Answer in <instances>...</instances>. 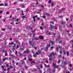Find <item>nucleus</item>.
Returning <instances> with one entry per match:
<instances>
[{"label":"nucleus","instance_id":"obj_49","mask_svg":"<svg viewBox=\"0 0 73 73\" xmlns=\"http://www.w3.org/2000/svg\"><path fill=\"white\" fill-rule=\"evenodd\" d=\"M14 46H13V48H14V47H16V44H14Z\"/></svg>","mask_w":73,"mask_h":73},{"label":"nucleus","instance_id":"obj_33","mask_svg":"<svg viewBox=\"0 0 73 73\" xmlns=\"http://www.w3.org/2000/svg\"><path fill=\"white\" fill-rule=\"evenodd\" d=\"M59 17H60V18H61L62 17H63V16H59Z\"/></svg>","mask_w":73,"mask_h":73},{"label":"nucleus","instance_id":"obj_64","mask_svg":"<svg viewBox=\"0 0 73 73\" xmlns=\"http://www.w3.org/2000/svg\"><path fill=\"white\" fill-rule=\"evenodd\" d=\"M51 3V1H48V3Z\"/></svg>","mask_w":73,"mask_h":73},{"label":"nucleus","instance_id":"obj_8","mask_svg":"<svg viewBox=\"0 0 73 73\" xmlns=\"http://www.w3.org/2000/svg\"><path fill=\"white\" fill-rule=\"evenodd\" d=\"M8 60V58L7 57H5V58H4L3 59V61H5V60Z\"/></svg>","mask_w":73,"mask_h":73},{"label":"nucleus","instance_id":"obj_56","mask_svg":"<svg viewBox=\"0 0 73 73\" xmlns=\"http://www.w3.org/2000/svg\"><path fill=\"white\" fill-rule=\"evenodd\" d=\"M43 24H44V23H43V22H42V24H41V25H42V26H43Z\"/></svg>","mask_w":73,"mask_h":73},{"label":"nucleus","instance_id":"obj_62","mask_svg":"<svg viewBox=\"0 0 73 73\" xmlns=\"http://www.w3.org/2000/svg\"><path fill=\"white\" fill-rule=\"evenodd\" d=\"M20 8H18L17 9V11H20Z\"/></svg>","mask_w":73,"mask_h":73},{"label":"nucleus","instance_id":"obj_25","mask_svg":"<svg viewBox=\"0 0 73 73\" xmlns=\"http://www.w3.org/2000/svg\"><path fill=\"white\" fill-rule=\"evenodd\" d=\"M58 57L59 58H61V57H62V56L61 55H58Z\"/></svg>","mask_w":73,"mask_h":73},{"label":"nucleus","instance_id":"obj_55","mask_svg":"<svg viewBox=\"0 0 73 73\" xmlns=\"http://www.w3.org/2000/svg\"><path fill=\"white\" fill-rule=\"evenodd\" d=\"M61 11H64V8H62L61 9Z\"/></svg>","mask_w":73,"mask_h":73},{"label":"nucleus","instance_id":"obj_7","mask_svg":"<svg viewBox=\"0 0 73 73\" xmlns=\"http://www.w3.org/2000/svg\"><path fill=\"white\" fill-rule=\"evenodd\" d=\"M39 38L41 40H43L44 39V37L42 36H39Z\"/></svg>","mask_w":73,"mask_h":73},{"label":"nucleus","instance_id":"obj_11","mask_svg":"<svg viewBox=\"0 0 73 73\" xmlns=\"http://www.w3.org/2000/svg\"><path fill=\"white\" fill-rule=\"evenodd\" d=\"M21 62L22 64H25V62L23 60H21Z\"/></svg>","mask_w":73,"mask_h":73},{"label":"nucleus","instance_id":"obj_15","mask_svg":"<svg viewBox=\"0 0 73 73\" xmlns=\"http://www.w3.org/2000/svg\"><path fill=\"white\" fill-rule=\"evenodd\" d=\"M58 68V66H55L54 67V69H56V68Z\"/></svg>","mask_w":73,"mask_h":73},{"label":"nucleus","instance_id":"obj_24","mask_svg":"<svg viewBox=\"0 0 73 73\" xmlns=\"http://www.w3.org/2000/svg\"><path fill=\"white\" fill-rule=\"evenodd\" d=\"M5 7H7V6H8V4L7 3H5Z\"/></svg>","mask_w":73,"mask_h":73},{"label":"nucleus","instance_id":"obj_37","mask_svg":"<svg viewBox=\"0 0 73 73\" xmlns=\"http://www.w3.org/2000/svg\"><path fill=\"white\" fill-rule=\"evenodd\" d=\"M35 34H33V37L34 38H35Z\"/></svg>","mask_w":73,"mask_h":73},{"label":"nucleus","instance_id":"obj_12","mask_svg":"<svg viewBox=\"0 0 73 73\" xmlns=\"http://www.w3.org/2000/svg\"><path fill=\"white\" fill-rule=\"evenodd\" d=\"M29 60L30 61H33V59L31 58H29Z\"/></svg>","mask_w":73,"mask_h":73},{"label":"nucleus","instance_id":"obj_42","mask_svg":"<svg viewBox=\"0 0 73 73\" xmlns=\"http://www.w3.org/2000/svg\"><path fill=\"white\" fill-rule=\"evenodd\" d=\"M16 65H19V63H18V62H16Z\"/></svg>","mask_w":73,"mask_h":73},{"label":"nucleus","instance_id":"obj_31","mask_svg":"<svg viewBox=\"0 0 73 73\" xmlns=\"http://www.w3.org/2000/svg\"><path fill=\"white\" fill-rule=\"evenodd\" d=\"M62 40H60L59 42V44H61V43H62Z\"/></svg>","mask_w":73,"mask_h":73},{"label":"nucleus","instance_id":"obj_47","mask_svg":"<svg viewBox=\"0 0 73 73\" xmlns=\"http://www.w3.org/2000/svg\"><path fill=\"white\" fill-rule=\"evenodd\" d=\"M53 42L52 40H50L49 42V43H52Z\"/></svg>","mask_w":73,"mask_h":73},{"label":"nucleus","instance_id":"obj_28","mask_svg":"<svg viewBox=\"0 0 73 73\" xmlns=\"http://www.w3.org/2000/svg\"><path fill=\"white\" fill-rule=\"evenodd\" d=\"M46 16H49V15H50L49 14H48V13H46Z\"/></svg>","mask_w":73,"mask_h":73},{"label":"nucleus","instance_id":"obj_27","mask_svg":"<svg viewBox=\"0 0 73 73\" xmlns=\"http://www.w3.org/2000/svg\"><path fill=\"white\" fill-rule=\"evenodd\" d=\"M64 54H66V52L65 51H63Z\"/></svg>","mask_w":73,"mask_h":73},{"label":"nucleus","instance_id":"obj_45","mask_svg":"<svg viewBox=\"0 0 73 73\" xmlns=\"http://www.w3.org/2000/svg\"><path fill=\"white\" fill-rule=\"evenodd\" d=\"M59 49H61V48H62V46H59Z\"/></svg>","mask_w":73,"mask_h":73},{"label":"nucleus","instance_id":"obj_18","mask_svg":"<svg viewBox=\"0 0 73 73\" xmlns=\"http://www.w3.org/2000/svg\"><path fill=\"white\" fill-rule=\"evenodd\" d=\"M48 48L47 47H46L45 49V51H47V50H48Z\"/></svg>","mask_w":73,"mask_h":73},{"label":"nucleus","instance_id":"obj_13","mask_svg":"<svg viewBox=\"0 0 73 73\" xmlns=\"http://www.w3.org/2000/svg\"><path fill=\"white\" fill-rule=\"evenodd\" d=\"M66 53H67V56H69V52L68 51H67Z\"/></svg>","mask_w":73,"mask_h":73},{"label":"nucleus","instance_id":"obj_59","mask_svg":"<svg viewBox=\"0 0 73 73\" xmlns=\"http://www.w3.org/2000/svg\"><path fill=\"white\" fill-rule=\"evenodd\" d=\"M20 50H24V49H23V48H20Z\"/></svg>","mask_w":73,"mask_h":73},{"label":"nucleus","instance_id":"obj_29","mask_svg":"<svg viewBox=\"0 0 73 73\" xmlns=\"http://www.w3.org/2000/svg\"><path fill=\"white\" fill-rule=\"evenodd\" d=\"M52 58H49V61H52Z\"/></svg>","mask_w":73,"mask_h":73},{"label":"nucleus","instance_id":"obj_58","mask_svg":"<svg viewBox=\"0 0 73 73\" xmlns=\"http://www.w3.org/2000/svg\"><path fill=\"white\" fill-rule=\"evenodd\" d=\"M51 4V5L52 6H53L54 5L53 3H52Z\"/></svg>","mask_w":73,"mask_h":73},{"label":"nucleus","instance_id":"obj_16","mask_svg":"<svg viewBox=\"0 0 73 73\" xmlns=\"http://www.w3.org/2000/svg\"><path fill=\"white\" fill-rule=\"evenodd\" d=\"M52 72H54H54H56V70H55V69H53L52 70Z\"/></svg>","mask_w":73,"mask_h":73},{"label":"nucleus","instance_id":"obj_5","mask_svg":"<svg viewBox=\"0 0 73 73\" xmlns=\"http://www.w3.org/2000/svg\"><path fill=\"white\" fill-rule=\"evenodd\" d=\"M29 53V51L28 50H27L26 51H25L24 52L25 54H26V53L28 54Z\"/></svg>","mask_w":73,"mask_h":73},{"label":"nucleus","instance_id":"obj_6","mask_svg":"<svg viewBox=\"0 0 73 73\" xmlns=\"http://www.w3.org/2000/svg\"><path fill=\"white\" fill-rule=\"evenodd\" d=\"M61 23L62 25H64V24H65L66 23V22H64L63 21H61Z\"/></svg>","mask_w":73,"mask_h":73},{"label":"nucleus","instance_id":"obj_44","mask_svg":"<svg viewBox=\"0 0 73 73\" xmlns=\"http://www.w3.org/2000/svg\"><path fill=\"white\" fill-rule=\"evenodd\" d=\"M52 65L53 66H56V64H54V63H53Z\"/></svg>","mask_w":73,"mask_h":73},{"label":"nucleus","instance_id":"obj_35","mask_svg":"<svg viewBox=\"0 0 73 73\" xmlns=\"http://www.w3.org/2000/svg\"><path fill=\"white\" fill-rule=\"evenodd\" d=\"M2 12H3V11H0V14H1L2 13Z\"/></svg>","mask_w":73,"mask_h":73},{"label":"nucleus","instance_id":"obj_17","mask_svg":"<svg viewBox=\"0 0 73 73\" xmlns=\"http://www.w3.org/2000/svg\"><path fill=\"white\" fill-rule=\"evenodd\" d=\"M19 55H20V56H21L22 57H23V54L21 53H19Z\"/></svg>","mask_w":73,"mask_h":73},{"label":"nucleus","instance_id":"obj_10","mask_svg":"<svg viewBox=\"0 0 73 73\" xmlns=\"http://www.w3.org/2000/svg\"><path fill=\"white\" fill-rule=\"evenodd\" d=\"M31 71L32 72H35L36 71H37V69L34 68V70H32Z\"/></svg>","mask_w":73,"mask_h":73},{"label":"nucleus","instance_id":"obj_1","mask_svg":"<svg viewBox=\"0 0 73 73\" xmlns=\"http://www.w3.org/2000/svg\"><path fill=\"white\" fill-rule=\"evenodd\" d=\"M35 38L34 39H32V40L31 41H30L29 42V44H30V45H35V42H34L33 41V40H35Z\"/></svg>","mask_w":73,"mask_h":73},{"label":"nucleus","instance_id":"obj_3","mask_svg":"<svg viewBox=\"0 0 73 73\" xmlns=\"http://www.w3.org/2000/svg\"><path fill=\"white\" fill-rule=\"evenodd\" d=\"M50 29H54V26L52 25L51 24L50 25Z\"/></svg>","mask_w":73,"mask_h":73},{"label":"nucleus","instance_id":"obj_61","mask_svg":"<svg viewBox=\"0 0 73 73\" xmlns=\"http://www.w3.org/2000/svg\"><path fill=\"white\" fill-rule=\"evenodd\" d=\"M19 42V41H18V40H16V42L17 44V42Z\"/></svg>","mask_w":73,"mask_h":73},{"label":"nucleus","instance_id":"obj_43","mask_svg":"<svg viewBox=\"0 0 73 73\" xmlns=\"http://www.w3.org/2000/svg\"><path fill=\"white\" fill-rule=\"evenodd\" d=\"M25 16H22L23 19H25Z\"/></svg>","mask_w":73,"mask_h":73},{"label":"nucleus","instance_id":"obj_20","mask_svg":"<svg viewBox=\"0 0 73 73\" xmlns=\"http://www.w3.org/2000/svg\"><path fill=\"white\" fill-rule=\"evenodd\" d=\"M22 70L21 71V72L22 73H24V70L23 69H22Z\"/></svg>","mask_w":73,"mask_h":73},{"label":"nucleus","instance_id":"obj_22","mask_svg":"<svg viewBox=\"0 0 73 73\" xmlns=\"http://www.w3.org/2000/svg\"><path fill=\"white\" fill-rule=\"evenodd\" d=\"M35 31H36V30L35 29L33 31H31V32H32V33H33V32H35Z\"/></svg>","mask_w":73,"mask_h":73},{"label":"nucleus","instance_id":"obj_36","mask_svg":"<svg viewBox=\"0 0 73 73\" xmlns=\"http://www.w3.org/2000/svg\"><path fill=\"white\" fill-rule=\"evenodd\" d=\"M51 23H52V24H53V25H54V22H53V21H52L51 22Z\"/></svg>","mask_w":73,"mask_h":73},{"label":"nucleus","instance_id":"obj_63","mask_svg":"<svg viewBox=\"0 0 73 73\" xmlns=\"http://www.w3.org/2000/svg\"><path fill=\"white\" fill-rule=\"evenodd\" d=\"M70 67H72V64H70Z\"/></svg>","mask_w":73,"mask_h":73},{"label":"nucleus","instance_id":"obj_39","mask_svg":"<svg viewBox=\"0 0 73 73\" xmlns=\"http://www.w3.org/2000/svg\"><path fill=\"white\" fill-rule=\"evenodd\" d=\"M32 63H33V64H35V62H34V61H32L31 63V64H32Z\"/></svg>","mask_w":73,"mask_h":73},{"label":"nucleus","instance_id":"obj_41","mask_svg":"<svg viewBox=\"0 0 73 73\" xmlns=\"http://www.w3.org/2000/svg\"><path fill=\"white\" fill-rule=\"evenodd\" d=\"M47 46L48 47H50V44H48L47 45Z\"/></svg>","mask_w":73,"mask_h":73},{"label":"nucleus","instance_id":"obj_14","mask_svg":"<svg viewBox=\"0 0 73 73\" xmlns=\"http://www.w3.org/2000/svg\"><path fill=\"white\" fill-rule=\"evenodd\" d=\"M37 17V15H36L35 16L33 17V19H35V18H36V17Z\"/></svg>","mask_w":73,"mask_h":73},{"label":"nucleus","instance_id":"obj_46","mask_svg":"<svg viewBox=\"0 0 73 73\" xmlns=\"http://www.w3.org/2000/svg\"><path fill=\"white\" fill-rule=\"evenodd\" d=\"M11 24H12V25H13V24H14V22H13L12 23H10Z\"/></svg>","mask_w":73,"mask_h":73},{"label":"nucleus","instance_id":"obj_52","mask_svg":"<svg viewBox=\"0 0 73 73\" xmlns=\"http://www.w3.org/2000/svg\"><path fill=\"white\" fill-rule=\"evenodd\" d=\"M70 26L71 27H71H72V24H70Z\"/></svg>","mask_w":73,"mask_h":73},{"label":"nucleus","instance_id":"obj_53","mask_svg":"<svg viewBox=\"0 0 73 73\" xmlns=\"http://www.w3.org/2000/svg\"><path fill=\"white\" fill-rule=\"evenodd\" d=\"M59 13H62V12L61 11H59L58 12Z\"/></svg>","mask_w":73,"mask_h":73},{"label":"nucleus","instance_id":"obj_19","mask_svg":"<svg viewBox=\"0 0 73 73\" xmlns=\"http://www.w3.org/2000/svg\"><path fill=\"white\" fill-rule=\"evenodd\" d=\"M40 7H42V8L43 9H44V5H42L41 6H40Z\"/></svg>","mask_w":73,"mask_h":73},{"label":"nucleus","instance_id":"obj_48","mask_svg":"<svg viewBox=\"0 0 73 73\" xmlns=\"http://www.w3.org/2000/svg\"><path fill=\"white\" fill-rule=\"evenodd\" d=\"M19 48V47L18 46H17V47H16V49H18V48Z\"/></svg>","mask_w":73,"mask_h":73},{"label":"nucleus","instance_id":"obj_50","mask_svg":"<svg viewBox=\"0 0 73 73\" xmlns=\"http://www.w3.org/2000/svg\"><path fill=\"white\" fill-rule=\"evenodd\" d=\"M54 42H52V45H54Z\"/></svg>","mask_w":73,"mask_h":73},{"label":"nucleus","instance_id":"obj_54","mask_svg":"<svg viewBox=\"0 0 73 73\" xmlns=\"http://www.w3.org/2000/svg\"><path fill=\"white\" fill-rule=\"evenodd\" d=\"M67 32L68 33H69L70 32V31L68 30H67Z\"/></svg>","mask_w":73,"mask_h":73},{"label":"nucleus","instance_id":"obj_4","mask_svg":"<svg viewBox=\"0 0 73 73\" xmlns=\"http://www.w3.org/2000/svg\"><path fill=\"white\" fill-rule=\"evenodd\" d=\"M41 52V50H39L38 51V52H37L36 53V54H37V55H38L39 54H40V53Z\"/></svg>","mask_w":73,"mask_h":73},{"label":"nucleus","instance_id":"obj_23","mask_svg":"<svg viewBox=\"0 0 73 73\" xmlns=\"http://www.w3.org/2000/svg\"><path fill=\"white\" fill-rule=\"evenodd\" d=\"M64 65H66L67 64V63L66 62H64Z\"/></svg>","mask_w":73,"mask_h":73},{"label":"nucleus","instance_id":"obj_30","mask_svg":"<svg viewBox=\"0 0 73 73\" xmlns=\"http://www.w3.org/2000/svg\"><path fill=\"white\" fill-rule=\"evenodd\" d=\"M39 73H42V71H41V69L39 70Z\"/></svg>","mask_w":73,"mask_h":73},{"label":"nucleus","instance_id":"obj_32","mask_svg":"<svg viewBox=\"0 0 73 73\" xmlns=\"http://www.w3.org/2000/svg\"><path fill=\"white\" fill-rule=\"evenodd\" d=\"M59 30L60 31H62V29L61 28H60Z\"/></svg>","mask_w":73,"mask_h":73},{"label":"nucleus","instance_id":"obj_57","mask_svg":"<svg viewBox=\"0 0 73 73\" xmlns=\"http://www.w3.org/2000/svg\"><path fill=\"white\" fill-rule=\"evenodd\" d=\"M37 18L38 20H40V18L38 17Z\"/></svg>","mask_w":73,"mask_h":73},{"label":"nucleus","instance_id":"obj_51","mask_svg":"<svg viewBox=\"0 0 73 73\" xmlns=\"http://www.w3.org/2000/svg\"><path fill=\"white\" fill-rule=\"evenodd\" d=\"M24 14L23 13V11L22 12V16H23L24 15Z\"/></svg>","mask_w":73,"mask_h":73},{"label":"nucleus","instance_id":"obj_9","mask_svg":"<svg viewBox=\"0 0 73 73\" xmlns=\"http://www.w3.org/2000/svg\"><path fill=\"white\" fill-rule=\"evenodd\" d=\"M8 29L11 30V26L10 25H9L8 27Z\"/></svg>","mask_w":73,"mask_h":73},{"label":"nucleus","instance_id":"obj_34","mask_svg":"<svg viewBox=\"0 0 73 73\" xmlns=\"http://www.w3.org/2000/svg\"><path fill=\"white\" fill-rule=\"evenodd\" d=\"M54 28H55V29H57V27L56 26H55Z\"/></svg>","mask_w":73,"mask_h":73},{"label":"nucleus","instance_id":"obj_21","mask_svg":"<svg viewBox=\"0 0 73 73\" xmlns=\"http://www.w3.org/2000/svg\"><path fill=\"white\" fill-rule=\"evenodd\" d=\"M34 39L35 40H38V38L37 37H35L34 38Z\"/></svg>","mask_w":73,"mask_h":73},{"label":"nucleus","instance_id":"obj_38","mask_svg":"<svg viewBox=\"0 0 73 73\" xmlns=\"http://www.w3.org/2000/svg\"><path fill=\"white\" fill-rule=\"evenodd\" d=\"M61 62V60H59L58 62V64H60V62Z\"/></svg>","mask_w":73,"mask_h":73},{"label":"nucleus","instance_id":"obj_2","mask_svg":"<svg viewBox=\"0 0 73 73\" xmlns=\"http://www.w3.org/2000/svg\"><path fill=\"white\" fill-rule=\"evenodd\" d=\"M52 54H53V56H54V52H52L51 53V54H50L49 55H48V57H52Z\"/></svg>","mask_w":73,"mask_h":73},{"label":"nucleus","instance_id":"obj_60","mask_svg":"<svg viewBox=\"0 0 73 73\" xmlns=\"http://www.w3.org/2000/svg\"><path fill=\"white\" fill-rule=\"evenodd\" d=\"M68 36H70L71 35V34H68Z\"/></svg>","mask_w":73,"mask_h":73},{"label":"nucleus","instance_id":"obj_40","mask_svg":"<svg viewBox=\"0 0 73 73\" xmlns=\"http://www.w3.org/2000/svg\"><path fill=\"white\" fill-rule=\"evenodd\" d=\"M58 47H57L56 48V49H57V51H58Z\"/></svg>","mask_w":73,"mask_h":73},{"label":"nucleus","instance_id":"obj_26","mask_svg":"<svg viewBox=\"0 0 73 73\" xmlns=\"http://www.w3.org/2000/svg\"><path fill=\"white\" fill-rule=\"evenodd\" d=\"M40 68L42 69V64L40 65Z\"/></svg>","mask_w":73,"mask_h":73}]
</instances>
